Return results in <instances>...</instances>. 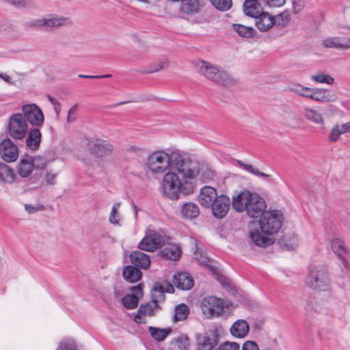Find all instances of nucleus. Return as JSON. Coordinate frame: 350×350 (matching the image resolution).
Returning <instances> with one entry per match:
<instances>
[{
	"mask_svg": "<svg viewBox=\"0 0 350 350\" xmlns=\"http://www.w3.org/2000/svg\"><path fill=\"white\" fill-rule=\"evenodd\" d=\"M25 208L29 214L34 213L39 210L38 207L32 204H25Z\"/></svg>",
	"mask_w": 350,
	"mask_h": 350,
	"instance_id": "nucleus-56",
	"label": "nucleus"
},
{
	"mask_svg": "<svg viewBox=\"0 0 350 350\" xmlns=\"http://www.w3.org/2000/svg\"><path fill=\"white\" fill-rule=\"evenodd\" d=\"M230 205V200L227 196H219L211 206L213 215L219 219L224 218L229 211Z\"/></svg>",
	"mask_w": 350,
	"mask_h": 350,
	"instance_id": "nucleus-12",
	"label": "nucleus"
},
{
	"mask_svg": "<svg viewBox=\"0 0 350 350\" xmlns=\"http://www.w3.org/2000/svg\"><path fill=\"white\" fill-rule=\"evenodd\" d=\"M55 174H53L51 173H47L46 175V180L49 184H53L55 182Z\"/></svg>",
	"mask_w": 350,
	"mask_h": 350,
	"instance_id": "nucleus-57",
	"label": "nucleus"
},
{
	"mask_svg": "<svg viewBox=\"0 0 350 350\" xmlns=\"http://www.w3.org/2000/svg\"><path fill=\"white\" fill-rule=\"evenodd\" d=\"M299 246V238L295 232L286 235V250L294 251Z\"/></svg>",
	"mask_w": 350,
	"mask_h": 350,
	"instance_id": "nucleus-38",
	"label": "nucleus"
},
{
	"mask_svg": "<svg viewBox=\"0 0 350 350\" xmlns=\"http://www.w3.org/2000/svg\"><path fill=\"white\" fill-rule=\"evenodd\" d=\"M182 12L187 14H193L199 10L198 0H182L180 5Z\"/></svg>",
	"mask_w": 350,
	"mask_h": 350,
	"instance_id": "nucleus-35",
	"label": "nucleus"
},
{
	"mask_svg": "<svg viewBox=\"0 0 350 350\" xmlns=\"http://www.w3.org/2000/svg\"><path fill=\"white\" fill-rule=\"evenodd\" d=\"M189 314L187 306L184 304L178 305L175 309L174 321H179L186 319Z\"/></svg>",
	"mask_w": 350,
	"mask_h": 350,
	"instance_id": "nucleus-41",
	"label": "nucleus"
},
{
	"mask_svg": "<svg viewBox=\"0 0 350 350\" xmlns=\"http://www.w3.org/2000/svg\"><path fill=\"white\" fill-rule=\"evenodd\" d=\"M0 78L4 80L6 83L14 84L13 82H11L10 77L7 74L0 73Z\"/></svg>",
	"mask_w": 350,
	"mask_h": 350,
	"instance_id": "nucleus-58",
	"label": "nucleus"
},
{
	"mask_svg": "<svg viewBox=\"0 0 350 350\" xmlns=\"http://www.w3.org/2000/svg\"><path fill=\"white\" fill-rule=\"evenodd\" d=\"M306 284L311 288L325 291L329 285L327 270L320 265H310L305 279Z\"/></svg>",
	"mask_w": 350,
	"mask_h": 350,
	"instance_id": "nucleus-4",
	"label": "nucleus"
},
{
	"mask_svg": "<svg viewBox=\"0 0 350 350\" xmlns=\"http://www.w3.org/2000/svg\"><path fill=\"white\" fill-rule=\"evenodd\" d=\"M256 18V26L261 31H266L269 30L275 22V18L272 15L262 11Z\"/></svg>",
	"mask_w": 350,
	"mask_h": 350,
	"instance_id": "nucleus-22",
	"label": "nucleus"
},
{
	"mask_svg": "<svg viewBox=\"0 0 350 350\" xmlns=\"http://www.w3.org/2000/svg\"><path fill=\"white\" fill-rule=\"evenodd\" d=\"M57 350H77V345L72 338H65L62 340Z\"/></svg>",
	"mask_w": 350,
	"mask_h": 350,
	"instance_id": "nucleus-44",
	"label": "nucleus"
},
{
	"mask_svg": "<svg viewBox=\"0 0 350 350\" xmlns=\"http://www.w3.org/2000/svg\"><path fill=\"white\" fill-rule=\"evenodd\" d=\"M0 154L5 161H14L18 157V148L10 138L4 139L0 143Z\"/></svg>",
	"mask_w": 350,
	"mask_h": 350,
	"instance_id": "nucleus-11",
	"label": "nucleus"
},
{
	"mask_svg": "<svg viewBox=\"0 0 350 350\" xmlns=\"http://www.w3.org/2000/svg\"><path fill=\"white\" fill-rule=\"evenodd\" d=\"M253 193L248 190H244L234 196L232 199V208L239 213L245 211Z\"/></svg>",
	"mask_w": 350,
	"mask_h": 350,
	"instance_id": "nucleus-13",
	"label": "nucleus"
},
{
	"mask_svg": "<svg viewBox=\"0 0 350 350\" xmlns=\"http://www.w3.org/2000/svg\"><path fill=\"white\" fill-rule=\"evenodd\" d=\"M306 118L316 124H323V118L320 113L312 109H306L304 112Z\"/></svg>",
	"mask_w": 350,
	"mask_h": 350,
	"instance_id": "nucleus-42",
	"label": "nucleus"
},
{
	"mask_svg": "<svg viewBox=\"0 0 350 350\" xmlns=\"http://www.w3.org/2000/svg\"><path fill=\"white\" fill-rule=\"evenodd\" d=\"M15 179L13 169L7 164L0 162V182L11 184Z\"/></svg>",
	"mask_w": 350,
	"mask_h": 350,
	"instance_id": "nucleus-31",
	"label": "nucleus"
},
{
	"mask_svg": "<svg viewBox=\"0 0 350 350\" xmlns=\"http://www.w3.org/2000/svg\"><path fill=\"white\" fill-rule=\"evenodd\" d=\"M323 46L327 49H339L342 50L348 49V45L346 44V38L342 37H329L324 39L322 42Z\"/></svg>",
	"mask_w": 350,
	"mask_h": 350,
	"instance_id": "nucleus-27",
	"label": "nucleus"
},
{
	"mask_svg": "<svg viewBox=\"0 0 350 350\" xmlns=\"http://www.w3.org/2000/svg\"><path fill=\"white\" fill-rule=\"evenodd\" d=\"M189 345V338L185 335H180L171 342L172 348L176 350H187Z\"/></svg>",
	"mask_w": 350,
	"mask_h": 350,
	"instance_id": "nucleus-36",
	"label": "nucleus"
},
{
	"mask_svg": "<svg viewBox=\"0 0 350 350\" xmlns=\"http://www.w3.org/2000/svg\"><path fill=\"white\" fill-rule=\"evenodd\" d=\"M46 30L69 25L71 21L68 17L56 14H50L45 16Z\"/></svg>",
	"mask_w": 350,
	"mask_h": 350,
	"instance_id": "nucleus-21",
	"label": "nucleus"
},
{
	"mask_svg": "<svg viewBox=\"0 0 350 350\" xmlns=\"http://www.w3.org/2000/svg\"><path fill=\"white\" fill-rule=\"evenodd\" d=\"M242 350H259V349L255 342L248 340L243 344Z\"/></svg>",
	"mask_w": 350,
	"mask_h": 350,
	"instance_id": "nucleus-53",
	"label": "nucleus"
},
{
	"mask_svg": "<svg viewBox=\"0 0 350 350\" xmlns=\"http://www.w3.org/2000/svg\"><path fill=\"white\" fill-rule=\"evenodd\" d=\"M346 44L348 45V49H350V38L349 39H346Z\"/></svg>",
	"mask_w": 350,
	"mask_h": 350,
	"instance_id": "nucleus-64",
	"label": "nucleus"
},
{
	"mask_svg": "<svg viewBox=\"0 0 350 350\" xmlns=\"http://www.w3.org/2000/svg\"><path fill=\"white\" fill-rule=\"evenodd\" d=\"M41 137V133L38 129H31L25 141L27 147L31 150H38L40 147Z\"/></svg>",
	"mask_w": 350,
	"mask_h": 350,
	"instance_id": "nucleus-25",
	"label": "nucleus"
},
{
	"mask_svg": "<svg viewBox=\"0 0 350 350\" xmlns=\"http://www.w3.org/2000/svg\"><path fill=\"white\" fill-rule=\"evenodd\" d=\"M34 169L33 160L32 157L27 154H24L18 165V173L23 177L26 178L31 175Z\"/></svg>",
	"mask_w": 350,
	"mask_h": 350,
	"instance_id": "nucleus-18",
	"label": "nucleus"
},
{
	"mask_svg": "<svg viewBox=\"0 0 350 350\" xmlns=\"http://www.w3.org/2000/svg\"><path fill=\"white\" fill-rule=\"evenodd\" d=\"M282 215L278 211L265 212L259 220L249 223V235L253 243L259 247H266L273 241L269 236L278 232L282 226Z\"/></svg>",
	"mask_w": 350,
	"mask_h": 350,
	"instance_id": "nucleus-2",
	"label": "nucleus"
},
{
	"mask_svg": "<svg viewBox=\"0 0 350 350\" xmlns=\"http://www.w3.org/2000/svg\"><path fill=\"white\" fill-rule=\"evenodd\" d=\"M200 307L204 315L208 319H211L220 316L223 312L224 302L223 299L215 296H208L201 301Z\"/></svg>",
	"mask_w": 350,
	"mask_h": 350,
	"instance_id": "nucleus-7",
	"label": "nucleus"
},
{
	"mask_svg": "<svg viewBox=\"0 0 350 350\" xmlns=\"http://www.w3.org/2000/svg\"><path fill=\"white\" fill-rule=\"evenodd\" d=\"M54 109L56 113V115L58 116L60 112V105L57 103L54 104Z\"/></svg>",
	"mask_w": 350,
	"mask_h": 350,
	"instance_id": "nucleus-62",
	"label": "nucleus"
},
{
	"mask_svg": "<svg viewBox=\"0 0 350 350\" xmlns=\"http://www.w3.org/2000/svg\"><path fill=\"white\" fill-rule=\"evenodd\" d=\"M131 263L136 267L147 269L150 265L149 255L138 250L133 251L130 254Z\"/></svg>",
	"mask_w": 350,
	"mask_h": 350,
	"instance_id": "nucleus-19",
	"label": "nucleus"
},
{
	"mask_svg": "<svg viewBox=\"0 0 350 350\" xmlns=\"http://www.w3.org/2000/svg\"><path fill=\"white\" fill-rule=\"evenodd\" d=\"M33 160V165L36 169H42L45 167L46 160L45 158L40 156L32 157Z\"/></svg>",
	"mask_w": 350,
	"mask_h": 350,
	"instance_id": "nucleus-49",
	"label": "nucleus"
},
{
	"mask_svg": "<svg viewBox=\"0 0 350 350\" xmlns=\"http://www.w3.org/2000/svg\"><path fill=\"white\" fill-rule=\"evenodd\" d=\"M148 330L152 337L157 341L163 340L172 331L170 328L161 329L151 326Z\"/></svg>",
	"mask_w": 350,
	"mask_h": 350,
	"instance_id": "nucleus-37",
	"label": "nucleus"
},
{
	"mask_svg": "<svg viewBox=\"0 0 350 350\" xmlns=\"http://www.w3.org/2000/svg\"><path fill=\"white\" fill-rule=\"evenodd\" d=\"M148 169L156 174H164L163 188L165 195L176 200L182 193L189 196L193 193L198 179L208 181L213 178L215 172L207 165L196 160L185 159L178 152L167 153L155 151L147 159Z\"/></svg>",
	"mask_w": 350,
	"mask_h": 350,
	"instance_id": "nucleus-1",
	"label": "nucleus"
},
{
	"mask_svg": "<svg viewBox=\"0 0 350 350\" xmlns=\"http://www.w3.org/2000/svg\"><path fill=\"white\" fill-rule=\"evenodd\" d=\"M196 68L200 75L216 83L226 86L232 83V79L226 70L209 62L198 60Z\"/></svg>",
	"mask_w": 350,
	"mask_h": 350,
	"instance_id": "nucleus-3",
	"label": "nucleus"
},
{
	"mask_svg": "<svg viewBox=\"0 0 350 350\" xmlns=\"http://www.w3.org/2000/svg\"><path fill=\"white\" fill-rule=\"evenodd\" d=\"M143 296V291L140 284L131 288V294L124 297L122 303L126 309L135 308L139 303V299Z\"/></svg>",
	"mask_w": 350,
	"mask_h": 350,
	"instance_id": "nucleus-14",
	"label": "nucleus"
},
{
	"mask_svg": "<svg viewBox=\"0 0 350 350\" xmlns=\"http://www.w3.org/2000/svg\"><path fill=\"white\" fill-rule=\"evenodd\" d=\"M7 131L12 138L21 140L27 134L28 123L21 113H15L9 118Z\"/></svg>",
	"mask_w": 350,
	"mask_h": 350,
	"instance_id": "nucleus-6",
	"label": "nucleus"
},
{
	"mask_svg": "<svg viewBox=\"0 0 350 350\" xmlns=\"http://www.w3.org/2000/svg\"><path fill=\"white\" fill-rule=\"evenodd\" d=\"M264 3L269 8H278L284 4V0H265Z\"/></svg>",
	"mask_w": 350,
	"mask_h": 350,
	"instance_id": "nucleus-51",
	"label": "nucleus"
},
{
	"mask_svg": "<svg viewBox=\"0 0 350 350\" xmlns=\"http://www.w3.org/2000/svg\"><path fill=\"white\" fill-rule=\"evenodd\" d=\"M331 247L334 254L344 262V256L348 252L344 241L340 238L333 239L331 241Z\"/></svg>",
	"mask_w": 350,
	"mask_h": 350,
	"instance_id": "nucleus-29",
	"label": "nucleus"
},
{
	"mask_svg": "<svg viewBox=\"0 0 350 350\" xmlns=\"http://www.w3.org/2000/svg\"><path fill=\"white\" fill-rule=\"evenodd\" d=\"M310 78L312 81L319 83L332 85L334 83V79L332 77L323 72L312 75Z\"/></svg>",
	"mask_w": 350,
	"mask_h": 350,
	"instance_id": "nucleus-40",
	"label": "nucleus"
},
{
	"mask_svg": "<svg viewBox=\"0 0 350 350\" xmlns=\"http://www.w3.org/2000/svg\"><path fill=\"white\" fill-rule=\"evenodd\" d=\"M10 3L18 7H23L25 6L28 0H7Z\"/></svg>",
	"mask_w": 350,
	"mask_h": 350,
	"instance_id": "nucleus-54",
	"label": "nucleus"
},
{
	"mask_svg": "<svg viewBox=\"0 0 350 350\" xmlns=\"http://www.w3.org/2000/svg\"><path fill=\"white\" fill-rule=\"evenodd\" d=\"M174 284L181 290H189L194 285L193 277L188 273L180 272L174 275Z\"/></svg>",
	"mask_w": 350,
	"mask_h": 350,
	"instance_id": "nucleus-16",
	"label": "nucleus"
},
{
	"mask_svg": "<svg viewBox=\"0 0 350 350\" xmlns=\"http://www.w3.org/2000/svg\"><path fill=\"white\" fill-rule=\"evenodd\" d=\"M159 310V306L152 301L150 303L142 304L138 310V314L135 317L137 323H141L144 317H152L155 312Z\"/></svg>",
	"mask_w": 350,
	"mask_h": 350,
	"instance_id": "nucleus-20",
	"label": "nucleus"
},
{
	"mask_svg": "<svg viewBox=\"0 0 350 350\" xmlns=\"http://www.w3.org/2000/svg\"><path fill=\"white\" fill-rule=\"evenodd\" d=\"M163 68V66L161 63H159L157 64V66L155 67H154L153 68H150L148 72H157L159 70H161V68Z\"/></svg>",
	"mask_w": 350,
	"mask_h": 350,
	"instance_id": "nucleus-59",
	"label": "nucleus"
},
{
	"mask_svg": "<svg viewBox=\"0 0 350 350\" xmlns=\"http://www.w3.org/2000/svg\"><path fill=\"white\" fill-rule=\"evenodd\" d=\"M291 90L298 93L299 95L302 96L310 98L312 99L313 98L314 92L309 90H314V88L304 87L302 85H298L296 87H295V88H291Z\"/></svg>",
	"mask_w": 350,
	"mask_h": 350,
	"instance_id": "nucleus-45",
	"label": "nucleus"
},
{
	"mask_svg": "<svg viewBox=\"0 0 350 350\" xmlns=\"http://www.w3.org/2000/svg\"><path fill=\"white\" fill-rule=\"evenodd\" d=\"M77 110V106L76 105H73L68 111L67 122H72L76 118V113Z\"/></svg>",
	"mask_w": 350,
	"mask_h": 350,
	"instance_id": "nucleus-52",
	"label": "nucleus"
},
{
	"mask_svg": "<svg viewBox=\"0 0 350 350\" xmlns=\"http://www.w3.org/2000/svg\"><path fill=\"white\" fill-rule=\"evenodd\" d=\"M133 207L134 209V213H135V219L137 221L138 219V212L142 211V210L141 208H138L137 206H135L134 204H133Z\"/></svg>",
	"mask_w": 350,
	"mask_h": 350,
	"instance_id": "nucleus-60",
	"label": "nucleus"
},
{
	"mask_svg": "<svg viewBox=\"0 0 350 350\" xmlns=\"http://www.w3.org/2000/svg\"><path fill=\"white\" fill-rule=\"evenodd\" d=\"M217 197V191L213 187L206 186L201 189L198 200L202 206L209 208Z\"/></svg>",
	"mask_w": 350,
	"mask_h": 350,
	"instance_id": "nucleus-17",
	"label": "nucleus"
},
{
	"mask_svg": "<svg viewBox=\"0 0 350 350\" xmlns=\"http://www.w3.org/2000/svg\"><path fill=\"white\" fill-rule=\"evenodd\" d=\"M212 5L218 10L226 11L232 6V0H210Z\"/></svg>",
	"mask_w": 350,
	"mask_h": 350,
	"instance_id": "nucleus-43",
	"label": "nucleus"
},
{
	"mask_svg": "<svg viewBox=\"0 0 350 350\" xmlns=\"http://www.w3.org/2000/svg\"><path fill=\"white\" fill-rule=\"evenodd\" d=\"M233 29L241 37L251 38L254 36L256 30L252 27H246L241 24H233Z\"/></svg>",
	"mask_w": 350,
	"mask_h": 350,
	"instance_id": "nucleus-39",
	"label": "nucleus"
},
{
	"mask_svg": "<svg viewBox=\"0 0 350 350\" xmlns=\"http://www.w3.org/2000/svg\"><path fill=\"white\" fill-rule=\"evenodd\" d=\"M78 77L82 79H97L98 77L96 75H86L82 74L79 75Z\"/></svg>",
	"mask_w": 350,
	"mask_h": 350,
	"instance_id": "nucleus-61",
	"label": "nucleus"
},
{
	"mask_svg": "<svg viewBox=\"0 0 350 350\" xmlns=\"http://www.w3.org/2000/svg\"><path fill=\"white\" fill-rule=\"evenodd\" d=\"M165 241L166 235L164 232L148 228L144 237L139 243L138 247L141 250L152 252L162 247Z\"/></svg>",
	"mask_w": 350,
	"mask_h": 350,
	"instance_id": "nucleus-5",
	"label": "nucleus"
},
{
	"mask_svg": "<svg viewBox=\"0 0 350 350\" xmlns=\"http://www.w3.org/2000/svg\"><path fill=\"white\" fill-rule=\"evenodd\" d=\"M267 208L265 200L258 194L254 193L246 209L247 215L252 218H258L262 216Z\"/></svg>",
	"mask_w": 350,
	"mask_h": 350,
	"instance_id": "nucleus-10",
	"label": "nucleus"
},
{
	"mask_svg": "<svg viewBox=\"0 0 350 350\" xmlns=\"http://www.w3.org/2000/svg\"><path fill=\"white\" fill-rule=\"evenodd\" d=\"M249 332V325L247 322L243 319H239L235 321L230 327L231 334L238 338H243L247 336Z\"/></svg>",
	"mask_w": 350,
	"mask_h": 350,
	"instance_id": "nucleus-23",
	"label": "nucleus"
},
{
	"mask_svg": "<svg viewBox=\"0 0 350 350\" xmlns=\"http://www.w3.org/2000/svg\"><path fill=\"white\" fill-rule=\"evenodd\" d=\"M119 207V203L114 204L109 214V221L113 224H118L120 220L121 219V217L118 213Z\"/></svg>",
	"mask_w": 350,
	"mask_h": 350,
	"instance_id": "nucleus-46",
	"label": "nucleus"
},
{
	"mask_svg": "<svg viewBox=\"0 0 350 350\" xmlns=\"http://www.w3.org/2000/svg\"><path fill=\"white\" fill-rule=\"evenodd\" d=\"M29 26L37 29L43 28L46 29L45 17L31 21Z\"/></svg>",
	"mask_w": 350,
	"mask_h": 350,
	"instance_id": "nucleus-48",
	"label": "nucleus"
},
{
	"mask_svg": "<svg viewBox=\"0 0 350 350\" xmlns=\"http://www.w3.org/2000/svg\"><path fill=\"white\" fill-rule=\"evenodd\" d=\"M87 141L86 146L88 152L95 157L102 158L108 157L113 151V146L108 141L99 138L88 139Z\"/></svg>",
	"mask_w": 350,
	"mask_h": 350,
	"instance_id": "nucleus-8",
	"label": "nucleus"
},
{
	"mask_svg": "<svg viewBox=\"0 0 350 350\" xmlns=\"http://www.w3.org/2000/svg\"><path fill=\"white\" fill-rule=\"evenodd\" d=\"M290 1L295 14L299 12L304 6V0H290Z\"/></svg>",
	"mask_w": 350,
	"mask_h": 350,
	"instance_id": "nucleus-50",
	"label": "nucleus"
},
{
	"mask_svg": "<svg viewBox=\"0 0 350 350\" xmlns=\"http://www.w3.org/2000/svg\"><path fill=\"white\" fill-rule=\"evenodd\" d=\"M122 275L126 281L133 283L141 278L142 272L135 266L129 265L124 269Z\"/></svg>",
	"mask_w": 350,
	"mask_h": 350,
	"instance_id": "nucleus-32",
	"label": "nucleus"
},
{
	"mask_svg": "<svg viewBox=\"0 0 350 350\" xmlns=\"http://www.w3.org/2000/svg\"><path fill=\"white\" fill-rule=\"evenodd\" d=\"M262 10L261 4L256 0H246L243 3L244 13L252 18L257 17Z\"/></svg>",
	"mask_w": 350,
	"mask_h": 350,
	"instance_id": "nucleus-26",
	"label": "nucleus"
},
{
	"mask_svg": "<svg viewBox=\"0 0 350 350\" xmlns=\"http://www.w3.org/2000/svg\"><path fill=\"white\" fill-rule=\"evenodd\" d=\"M161 256L171 260H177L181 255V250L178 245H172L161 251Z\"/></svg>",
	"mask_w": 350,
	"mask_h": 350,
	"instance_id": "nucleus-34",
	"label": "nucleus"
},
{
	"mask_svg": "<svg viewBox=\"0 0 350 350\" xmlns=\"http://www.w3.org/2000/svg\"><path fill=\"white\" fill-rule=\"evenodd\" d=\"M97 79H102V78H109L111 77V75L110 74H108V75H96Z\"/></svg>",
	"mask_w": 350,
	"mask_h": 350,
	"instance_id": "nucleus-63",
	"label": "nucleus"
},
{
	"mask_svg": "<svg viewBox=\"0 0 350 350\" xmlns=\"http://www.w3.org/2000/svg\"><path fill=\"white\" fill-rule=\"evenodd\" d=\"M346 133H350V122L342 125L336 124L331 130L329 140L335 142L338 139L340 135Z\"/></svg>",
	"mask_w": 350,
	"mask_h": 350,
	"instance_id": "nucleus-33",
	"label": "nucleus"
},
{
	"mask_svg": "<svg viewBox=\"0 0 350 350\" xmlns=\"http://www.w3.org/2000/svg\"><path fill=\"white\" fill-rule=\"evenodd\" d=\"M174 287L169 282H165L161 284H156L152 289V301L158 304L159 302L165 300V292H173Z\"/></svg>",
	"mask_w": 350,
	"mask_h": 350,
	"instance_id": "nucleus-15",
	"label": "nucleus"
},
{
	"mask_svg": "<svg viewBox=\"0 0 350 350\" xmlns=\"http://www.w3.org/2000/svg\"><path fill=\"white\" fill-rule=\"evenodd\" d=\"M305 308L308 311L314 310L317 312H319L317 307L314 306L312 301H307L305 305Z\"/></svg>",
	"mask_w": 350,
	"mask_h": 350,
	"instance_id": "nucleus-55",
	"label": "nucleus"
},
{
	"mask_svg": "<svg viewBox=\"0 0 350 350\" xmlns=\"http://www.w3.org/2000/svg\"><path fill=\"white\" fill-rule=\"evenodd\" d=\"M200 209L198 206L191 202L183 204L180 209V215L185 219H192L199 215Z\"/></svg>",
	"mask_w": 350,
	"mask_h": 350,
	"instance_id": "nucleus-24",
	"label": "nucleus"
},
{
	"mask_svg": "<svg viewBox=\"0 0 350 350\" xmlns=\"http://www.w3.org/2000/svg\"><path fill=\"white\" fill-rule=\"evenodd\" d=\"M217 345L216 336H203L198 339V347L199 350H213Z\"/></svg>",
	"mask_w": 350,
	"mask_h": 350,
	"instance_id": "nucleus-30",
	"label": "nucleus"
},
{
	"mask_svg": "<svg viewBox=\"0 0 350 350\" xmlns=\"http://www.w3.org/2000/svg\"><path fill=\"white\" fill-rule=\"evenodd\" d=\"M237 163L239 166L242 167L243 169H245L246 171L255 174L256 176L267 177V174L260 172L258 171V170L256 167H254L253 165L250 164H245L243 161L238 160Z\"/></svg>",
	"mask_w": 350,
	"mask_h": 350,
	"instance_id": "nucleus-47",
	"label": "nucleus"
},
{
	"mask_svg": "<svg viewBox=\"0 0 350 350\" xmlns=\"http://www.w3.org/2000/svg\"><path fill=\"white\" fill-rule=\"evenodd\" d=\"M27 123L32 126H40L44 122V115L42 110L36 104L23 105L20 112Z\"/></svg>",
	"mask_w": 350,
	"mask_h": 350,
	"instance_id": "nucleus-9",
	"label": "nucleus"
},
{
	"mask_svg": "<svg viewBox=\"0 0 350 350\" xmlns=\"http://www.w3.org/2000/svg\"><path fill=\"white\" fill-rule=\"evenodd\" d=\"M314 92L313 100L317 101H321L323 103H331L334 102L336 99V96L332 94L329 90L322 88H314V90H311Z\"/></svg>",
	"mask_w": 350,
	"mask_h": 350,
	"instance_id": "nucleus-28",
	"label": "nucleus"
}]
</instances>
